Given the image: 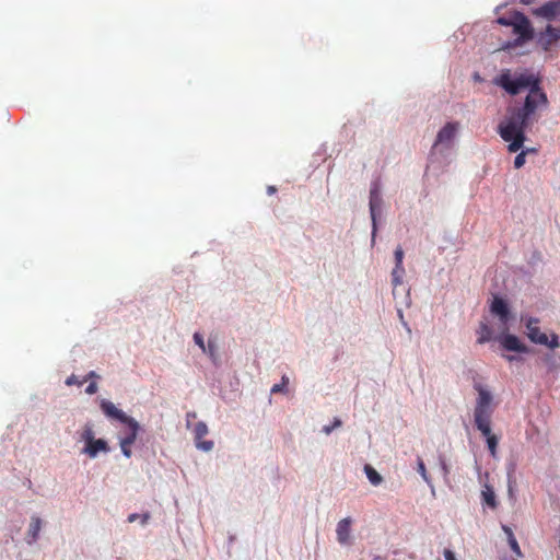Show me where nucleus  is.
<instances>
[{
	"label": "nucleus",
	"mask_w": 560,
	"mask_h": 560,
	"mask_svg": "<svg viewBox=\"0 0 560 560\" xmlns=\"http://www.w3.org/2000/svg\"><path fill=\"white\" fill-rule=\"evenodd\" d=\"M98 377V375L94 372V371H91L85 377H84V382H86L88 378H96Z\"/></svg>",
	"instance_id": "72a5a7b5"
},
{
	"label": "nucleus",
	"mask_w": 560,
	"mask_h": 560,
	"mask_svg": "<svg viewBox=\"0 0 560 560\" xmlns=\"http://www.w3.org/2000/svg\"><path fill=\"white\" fill-rule=\"evenodd\" d=\"M405 276L404 266L395 265V268L392 271V284H393V294L396 295L397 287L402 284V278Z\"/></svg>",
	"instance_id": "a211bd4d"
},
{
	"label": "nucleus",
	"mask_w": 560,
	"mask_h": 560,
	"mask_svg": "<svg viewBox=\"0 0 560 560\" xmlns=\"http://www.w3.org/2000/svg\"><path fill=\"white\" fill-rule=\"evenodd\" d=\"M194 339H195V342L199 346V348H200L201 350H206V348H205V342H203V338H202V336H201L200 334L196 332V334L194 335Z\"/></svg>",
	"instance_id": "c85d7f7f"
},
{
	"label": "nucleus",
	"mask_w": 560,
	"mask_h": 560,
	"mask_svg": "<svg viewBox=\"0 0 560 560\" xmlns=\"http://www.w3.org/2000/svg\"><path fill=\"white\" fill-rule=\"evenodd\" d=\"M276 191H277V188H276L275 186H268V188H267V192H268L269 195H272V194H275Z\"/></svg>",
	"instance_id": "f704fd0d"
},
{
	"label": "nucleus",
	"mask_w": 560,
	"mask_h": 560,
	"mask_svg": "<svg viewBox=\"0 0 560 560\" xmlns=\"http://www.w3.org/2000/svg\"><path fill=\"white\" fill-rule=\"evenodd\" d=\"M369 203H370V212H371V218H372V222H373V233H374L376 230V210H378L382 205V197H381V194H380V190H378V187L376 184L373 185V187L370 190V202Z\"/></svg>",
	"instance_id": "9b49d317"
},
{
	"label": "nucleus",
	"mask_w": 560,
	"mask_h": 560,
	"mask_svg": "<svg viewBox=\"0 0 560 560\" xmlns=\"http://www.w3.org/2000/svg\"><path fill=\"white\" fill-rule=\"evenodd\" d=\"M532 13L548 21L560 19V0L546 2L541 7L534 9Z\"/></svg>",
	"instance_id": "0eeeda50"
},
{
	"label": "nucleus",
	"mask_w": 560,
	"mask_h": 560,
	"mask_svg": "<svg viewBox=\"0 0 560 560\" xmlns=\"http://www.w3.org/2000/svg\"><path fill=\"white\" fill-rule=\"evenodd\" d=\"M101 409L106 417L117 420L120 423L130 424V434H127L124 438H121L119 441V445L122 454L128 458L131 457V445L137 440L138 432L140 430V424L136 419L129 417L122 410L118 409L112 401L103 399L101 401Z\"/></svg>",
	"instance_id": "7ed1b4c3"
},
{
	"label": "nucleus",
	"mask_w": 560,
	"mask_h": 560,
	"mask_svg": "<svg viewBox=\"0 0 560 560\" xmlns=\"http://www.w3.org/2000/svg\"><path fill=\"white\" fill-rule=\"evenodd\" d=\"M444 558L445 560H457L454 552L450 549L444 550Z\"/></svg>",
	"instance_id": "473e14b6"
},
{
	"label": "nucleus",
	"mask_w": 560,
	"mask_h": 560,
	"mask_svg": "<svg viewBox=\"0 0 560 560\" xmlns=\"http://www.w3.org/2000/svg\"><path fill=\"white\" fill-rule=\"evenodd\" d=\"M285 392V386L284 384L280 383V384H275L272 387H271V393L272 394H276V393H284Z\"/></svg>",
	"instance_id": "c756f323"
},
{
	"label": "nucleus",
	"mask_w": 560,
	"mask_h": 560,
	"mask_svg": "<svg viewBox=\"0 0 560 560\" xmlns=\"http://www.w3.org/2000/svg\"><path fill=\"white\" fill-rule=\"evenodd\" d=\"M497 22L503 26H512L514 23V15L512 18L501 16L497 20Z\"/></svg>",
	"instance_id": "393cba45"
},
{
	"label": "nucleus",
	"mask_w": 560,
	"mask_h": 560,
	"mask_svg": "<svg viewBox=\"0 0 560 560\" xmlns=\"http://www.w3.org/2000/svg\"><path fill=\"white\" fill-rule=\"evenodd\" d=\"M538 324L539 322L536 318H529L526 323L527 336L530 341L546 346L550 349L559 347L558 336L553 332L548 335L547 332L541 331Z\"/></svg>",
	"instance_id": "39448f33"
},
{
	"label": "nucleus",
	"mask_w": 560,
	"mask_h": 560,
	"mask_svg": "<svg viewBox=\"0 0 560 560\" xmlns=\"http://www.w3.org/2000/svg\"><path fill=\"white\" fill-rule=\"evenodd\" d=\"M522 3H528V0H520Z\"/></svg>",
	"instance_id": "58836bf2"
},
{
	"label": "nucleus",
	"mask_w": 560,
	"mask_h": 560,
	"mask_svg": "<svg viewBox=\"0 0 560 560\" xmlns=\"http://www.w3.org/2000/svg\"><path fill=\"white\" fill-rule=\"evenodd\" d=\"M442 469H443V471H444V474H445V475H447V474H448V468H447V466H446V464H445V463H443V464H442Z\"/></svg>",
	"instance_id": "4c0bfd02"
},
{
	"label": "nucleus",
	"mask_w": 560,
	"mask_h": 560,
	"mask_svg": "<svg viewBox=\"0 0 560 560\" xmlns=\"http://www.w3.org/2000/svg\"><path fill=\"white\" fill-rule=\"evenodd\" d=\"M282 384H284V386L287 387L288 383H289V377L287 375H283L282 376Z\"/></svg>",
	"instance_id": "e433bc0d"
},
{
	"label": "nucleus",
	"mask_w": 560,
	"mask_h": 560,
	"mask_svg": "<svg viewBox=\"0 0 560 560\" xmlns=\"http://www.w3.org/2000/svg\"><path fill=\"white\" fill-rule=\"evenodd\" d=\"M83 383H84V381H83V380H82V381H79V378H78L75 375H71V376H69V377L67 378V381H66V384H67L68 386H71V385H79V386H81Z\"/></svg>",
	"instance_id": "cd10ccee"
},
{
	"label": "nucleus",
	"mask_w": 560,
	"mask_h": 560,
	"mask_svg": "<svg viewBox=\"0 0 560 560\" xmlns=\"http://www.w3.org/2000/svg\"><path fill=\"white\" fill-rule=\"evenodd\" d=\"M122 424L126 427L125 435L130 434V424L129 423H122Z\"/></svg>",
	"instance_id": "c9c22d12"
},
{
	"label": "nucleus",
	"mask_w": 560,
	"mask_h": 560,
	"mask_svg": "<svg viewBox=\"0 0 560 560\" xmlns=\"http://www.w3.org/2000/svg\"><path fill=\"white\" fill-rule=\"evenodd\" d=\"M82 440L85 442V445H89L94 440V432L92 427L86 425L81 434Z\"/></svg>",
	"instance_id": "412c9836"
},
{
	"label": "nucleus",
	"mask_w": 560,
	"mask_h": 560,
	"mask_svg": "<svg viewBox=\"0 0 560 560\" xmlns=\"http://www.w3.org/2000/svg\"><path fill=\"white\" fill-rule=\"evenodd\" d=\"M560 39V27L548 25L546 31L539 34L538 42L545 50H548L553 43Z\"/></svg>",
	"instance_id": "9d476101"
},
{
	"label": "nucleus",
	"mask_w": 560,
	"mask_h": 560,
	"mask_svg": "<svg viewBox=\"0 0 560 560\" xmlns=\"http://www.w3.org/2000/svg\"><path fill=\"white\" fill-rule=\"evenodd\" d=\"M494 83L511 95L518 94L523 89H529L523 107H510L505 118L498 127L500 137L509 142V151L517 152L524 144L528 121L538 107L547 106L548 98L539 86V80L534 74L520 73L513 78L510 70H504L494 80Z\"/></svg>",
	"instance_id": "f257e3e1"
},
{
	"label": "nucleus",
	"mask_w": 560,
	"mask_h": 560,
	"mask_svg": "<svg viewBox=\"0 0 560 560\" xmlns=\"http://www.w3.org/2000/svg\"><path fill=\"white\" fill-rule=\"evenodd\" d=\"M474 388L478 393L474 409V420L477 429L487 440L488 450L491 456H497L499 439L491 432V417L494 411L491 393L481 384L476 383Z\"/></svg>",
	"instance_id": "f03ea898"
},
{
	"label": "nucleus",
	"mask_w": 560,
	"mask_h": 560,
	"mask_svg": "<svg viewBox=\"0 0 560 560\" xmlns=\"http://www.w3.org/2000/svg\"><path fill=\"white\" fill-rule=\"evenodd\" d=\"M364 471H365V475H366L369 481L373 486H378L383 481L382 476L371 465H365Z\"/></svg>",
	"instance_id": "aec40b11"
},
{
	"label": "nucleus",
	"mask_w": 560,
	"mask_h": 560,
	"mask_svg": "<svg viewBox=\"0 0 560 560\" xmlns=\"http://www.w3.org/2000/svg\"><path fill=\"white\" fill-rule=\"evenodd\" d=\"M525 156H526V153L524 151H522L521 153H518L515 156L514 166L516 168H520V167H522L525 164Z\"/></svg>",
	"instance_id": "b1692460"
},
{
	"label": "nucleus",
	"mask_w": 560,
	"mask_h": 560,
	"mask_svg": "<svg viewBox=\"0 0 560 560\" xmlns=\"http://www.w3.org/2000/svg\"><path fill=\"white\" fill-rule=\"evenodd\" d=\"M513 33L517 38L513 43H509L506 48L517 47L534 38V28L530 21L521 12H514V23L512 25Z\"/></svg>",
	"instance_id": "20e7f679"
},
{
	"label": "nucleus",
	"mask_w": 560,
	"mask_h": 560,
	"mask_svg": "<svg viewBox=\"0 0 560 560\" xmlns=\"http://www.w3.org/2000/svg\"><path fill=\"white\" fill-rule=\"evenodd\" d=\"M42 529V520L38 516H32L30 527L27 530V542L33 544L39 537V532Z\"/></svg>",
	"instance_id": "2eb2a0df"
},
{
	"label": "nucleus",
	"mask_w": 560,
	"mask_h": 560,
	"mask_svg": "<svg viewBox=\"0 0 560 560\" xmlns=\"http://www.w3.org/2000/svg\"><path fill=\"white\" fill-rule=\"evenodd\" d=\"M108 451V444L103 439H94L92 443L85 445V447L83 448V453L88 454L92 458L96 457L100 452L106 453Z\"/></svg>",
	"instance_id": "ddd939ff"
},
{
	"label": "nucleus",
	"mask_w": 560,
	"mask_h": 560,
	"mask_svg": "<svg viewBox=\"0 0 560 560\" xmlns=\"http://www.w3.org/2000/svg\"><path fill=\"white\" fill-rule=\"evenodd\" d=\"M97 392V385L95 382H92L89 384V386L85 388V393L89 395H93Z\"/></svg>",
	"instance_id": "7c9ffc66"
},
{
	"label": "nucleus",
	"mask_w": 560,
	"mask_h": 560,
	"mask_svg": "<svg viewBox=\"0 0 560 560\" xmlns=\"http://www.w3.org/2000/svg\"><path fill=\"white\" fill-rule=\"evenodd\" d=\"M521 352H516V354H512V355H503L509 362H513V361H521L522 358H521Z\"/></svg>",
	"instance_id": "2f4dec72"
},
{
	"label": "nucleus",
	"mask_w": 560,
	"mask_h": 560,
	"mask_svg": "<svg viewBox=\"0 0 560 560\" xmlns=\"http://www.w3.org/2000/svg\"><path fill=\"white\" fill-rule=\"evenodd\" d=\"M477 334H478L477 340L479 343H485V342L498 339V337L494 336L491 327L486 322L480 323Z\"/></svg>",
	"instance_id": "f3484780"
},
{
	"label": "nucleus",
	"mask_w": 560,
	"mask_h": 560,
	"mask_svg": "<svg viewBox=\"0 0 560 560\" xmlns=\"http://www.w3.org/2000/svg\"><path fill=\"white\" fill-rule=\"evenodd\" d=\"M341 425V421L339 419H335L334 423L332 424H329V425H325L323 428V431L326 433V434H329L335 428H338Z\"/></svg>",
	"instance_id": "a878e982"
},
{
	"label": "nucleus",
	"mask_w": 560,
	"mask_h": 560,
	"mask_svg": "<svg viewBox=\"0 0 560 560\" xmlns=\"http://www.w3.org/2000/svg\"><path fill=\"white\" fill-rule=\"evenodd\" d=\"M418 471L419 474L422 476V478L428 481V475H427V469H425V466H424V463L422 462V459H418Z\"/></svg>",
	"instance_id": "bb28decb"
},
{
	"label": "nucleus",
	"mask_w": 560,
	"mask_h": 560,
	"mask_svg": "<svg viewBox=\"0 0 560 560\" xmlns=\"http://www.w3.org/2000/svg\"><path fill=\"white\" fill-rule=\"evenodd\" d=\"M498 340L504 350H526V348L521 345L518 338L514 335L503 334L498 337Z\"/></svg>",
	"instance_id": "4468645a"
},
{
	"label": "nucleus",
	"mask_w": 560,
	"mask_h": 560,
	"mask_svg": "<svg viewBox=\"0 0 560 560\" xmlns=\"http://www.w3.org/2000/svg\"><path fill=\"white\" fill-rule=\"evenodd\" d=\"M481 498L483 504L488 505L490 509L494 510L498 506L497 497L494 493L493 488L486 483L483 485L482 491H481Z\"/></svg>",
	"instance_id": "dca6fc26"
},
{
	"label": "nucleus",
	"mask_w": 560,
	"mask_h": 560,
	"mask_svg": "<svg viewBox=\"0 0 560 560\" xmlns=\"http://www.w3.org/2000/svg\"><path fill=\"white\" fill-rule=\"evenodd\" d=\"M503 530L508 536V542H509L511 549L513 550V552L515 553V556L523 557V553L521 551V548L518 546V542H517L512 529L509 526H503Z\"/></svg>",
	"instance_id": "6ab92c4d"
},
{
	"label": "nucleus",
	"mask_w": 560,
	"mask_h": 560,
	"mask_svg": "<svg viewBox=\"0 0 560 560\" xmlns=\"http://www.w3.org/2000/svg\"><path fill=\"white\" fill-rule=\"evenodd\" d=\"M395 265H398V266H404L402 265V260H404V250L401 248V246H398L396 249H395Z\"/></svg>",
	"instance_id": "5701e85b"
},
{
	"label": "nucleus",
	"mask_w": 560,
	"mask_h": 560,
	"mask_svg": "<svg viewBox=\"0 0 560 560\" xmlns=\"http://www.w3.org/2000/svg\"><path fill=\"white\" fill-rule=\"evenodd\" d=\"M139 518H141V523H142V524H145V523H147V521L149 520V514H142V515L137 514V513L130 514V515L128 516V522H129V523H133V522H136V521H137V520H139Z\"/></svg>",
	"instance_id": "4be33fe9"
},
{
	"label": "nucleus",
	"mask_w": 560,
	"mask_h": 560,
	"mask_svg": "<svg viewBox=\"0 0 560 560\" xmlns=\"http://www.w3.org/2000/svg\"><path fill=\"white\" fill-rule=\"evenodd\" d=\"M490 312L499 317L503 326H505L511 318L510 308L506 301L499 296L493 298L490 305Z\"/></svg>",
	"instance_id": "6e6552de"
},
{
	"label": "nucleus",
	"mask_w": 560,
	"mask_h": 560,
	"mask_svg": "<svg viewBox=\"0 0 560 560\" xmlns=\"http://www.w3.org/2000/svg\"><path fill=\"white\" fill-rule=\"evenodd\" d=\"M459 128V122L451 121L438 132L432 150L451 149Z\"/></svg>",
	"instance_id": "423d86ee"
},
{
	"label": "nucleus",
	"mask_w": 560,
	"mask_h": 560,
	"mask_svg": "<svg viewBox=\"0 0 560 560\" xmlns=\"http://www.w3.org/2000/svg\"><path fill=\"white\" fill-rule=\"evenodd\" d=\"M351 518L346 517L339 521L337 524V539L341 545H349L350 544V527H351Z\"/></svg>",
	"instance_id": "f8f14e48"
},
{
	"label": "nucleus",
	"mask_w": 560,
	"mask_h": 560,
	"mask_svg": "<svg viewBox=\"0 0 560 560\" xmlns=\"http://www.w3.org/2000/svg\"><path fill=\"white\" fill-rule=\"evenodd\" d=\"M194 433L197 448L202 450L205 452H209L213 448L212 441H202V438L208 434V427L205 422L200 421L196 423Z\"/></svg>",
	"instance_id": "1a4fd4ad"
}]
</instances>
